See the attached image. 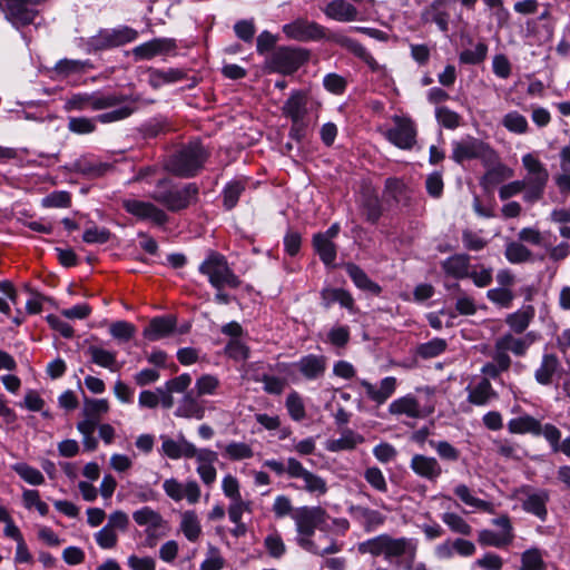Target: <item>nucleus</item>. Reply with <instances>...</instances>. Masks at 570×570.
I'll use <instances>...</instances> for the list:
<instances>
[{"mask_svg":"<svg viewBox=\"0 0 570 570\" xmlns=\"http://www.w3.org/2000/svg\"><path fill=\"white\" fill-rule=\"evenodd\" d=\"M360 553H368L372 557H381L392 561L401 557H409L412 562L416 556V543L409 538H393L390 534H380L365 540L357 546Z\"/></svg>","mask_w":570,"mask_h":570,"instance_id":"obj_1","label":"nucleus"},{"mask_svg":"<svg viewBox=\"0 0 570 570\" xmlns=\"http://www.w3.org/2000/svg\"><path fill=\"white\" fill-rule=\"evenodd\" d=\"M209 153L199 140H191L169 156L166 169L179 177H194L203 168Z\"/></svg>","mask_w":570,"mask_h":570,"instance_id":"obj_2","label":"nucleus"},{"mask_svg":"<svg viewBox=\"0 0 570 570\" xmlns=\"http://www.w3.org/2000/svg\"><path fill=\"white\" fill-rule=\"evenodd\" d=\"M197 195L198 187L195 183H188L178 188L171 179L164 178L157 181L155 189L149 196L168 210L179 212L196 200Z\"/></svg>","mask_w":570,"mask_h":570,"instance_id":"obj_3","label":"nucleus"},{"mask_svg":"<svg viewBox=\"0 0 570 570\" xmlns=\"http://www.w3.org/2000/svg\"><path fill=\"white\" fill-rule=\"evenodd\" d=\"M198 272L207 277L208 283L215 289L238 288L242 284L240 278L230 268L226 257L216 250L207 253L198 267Z\"/></svg>","mask_w":570,"mask_h":570,"instance_id":"obj_4","label":"nucleus"},{"mask_svg":"<svg viewBox=\"0 0 570 570\" xmlns=\"http://www.w3.org/2000/svg\"><path fill=\"white\" fill-rule=\"evenodd\" d=\"M311 52L305 48L283 46L268 55L264 62V69L268 72L292 75L305 65Z\"/></svg>","mask_w":570,"mask_h":570,"instance_id":"obj_5","label":"nucleus"},{"mask_svg":"<svg viewBox=\"0 0 570 570\" xmlns=\"http://www.w3.org/2000/svg\"><path fill=\"white\" fill-rule=\"evenodd\" d=\"M522 164L527 169V175L521 180L525 187L523 199L529 204H534L543 197L549 180V171L546 166L531 154H527L522 157Z\"/></svg>","mask_w":570,"mask_h":570,"instance_id":"obj_6","label":"nucleus"},{"mask_svg":"<svg viewBox=\"0 0 570 570\" xmlns=\"http://www.w3.org/2000/svg\"><path fill=\"white\" fill-rule=\"evenodd\" d=\"M451 158L458 164L472 159H480L482 164H491L494 159V150L482 140L468 137L452 142Z\"/></svg>","mask_w":570,"mask_h":570,"instance_id":"obj_7","label":"nucleus"},{"mask_svg":"<svg viewBox=\"0 0 570 570\" xmlns=\"http://www.w3.org/2000/svg\"><path fill=\"white\" fill-rule=\"evenodd\" d=\"M393 126L384 131V137L395 147L410 150L416 144V126L414 121L403 115L392 117Z\"/></svg>","mask_w":570,"mask_h":570,"instance_id":"obj_8","label":"nucleus"},{"mask_svg":"<svg viewBox=\"0 0 570 570\" xmlns=\"http://www.w3.org/2000/svg\"><path fill=\"white\" fill-rule=\"evenodd\" d=\"M138 31L124 26L116 29H102L89 39V47L95 51H101L119 47L136 40Z\"/></svg>","mask_w":570,"mask_h":570,"instance_id":"obj_9","label":"nucleus"},{"mask_svg":"<svg viewBox=\"0 0 570 570\" xmlns=\"http://www.w3.org/2000/svg\"><path fill=\"white\" fill-rule=\"evenodd\" d=\"M287 475L291 479L302 480L303 481L302 489L311 494L321 497V495H324L328 490L327 483L322 476L308 471L295 458L287 459Z\"/></svg>","mask_w":570,"mask_h":570,"instance_id":"obj_10","label":"nucleus"},{"mask_svg":"<svg viewBox=\"0 0 570 570\" xmlns=\"http://www.w3.org/2000/svg\"><path fill=\"white\" fill-rule=\"evenodd\" d=\"M325 518L326 511L321 507H301L294 510L292 519L296 524L297 539H311L315 529L325 521Z\"/></svg>","mask_w":570,"mask_h":570,"instance_id":"obj_11","label":"nucleus"},{"mask_svg":"<svg viewBox=\"0 0 570 570\" xmlns=\"http://www.w3.org/2000/svg\"><path fill=\"white\" fill-rule=\"evenodd\" d=\"M539 337V334L533 331L528 332L521 337H517L512 333H505L495 340L494 351L505 357H510L509 352L515 356H524L529 347L537 342Z\"/></svg>","mask_w":570,"mask_h":570,"instance_id":"obj_12","label":"nucleus"},{"mask_svg":"<svg viewBox=\"0 0 570 570\" xmlns=\"http://www.w3.org/2000/svg\"><path fill=\"white\" fill-rule=\"evenodd\" d=\"M284 35L296 41H315L325 37V28L317 22L298 18L282 28Z\"/></svg>","mask_w":570,"mask_h":570,"instance_id":"obj_13","label":"nucleus"},{"mask_svg":"<svg viewBox=\"0 0 570 570\" xmlns=\"http://www.w3.org/2000/svg\"><path fill=\"white\" fill-rule=\"evenodd\" d=\"M122 208L130 215L141 220H150L161 226L168 222L167 214L149 202L127 198L121 202Z\"/></svg>","mask_w":570,"mask_h":570,"instance_id":"obj_14","label":"nucleus"},{"mask_svg":"<svg viewBox=\"0 0 570 570\" xmlns=\"http://www.w3.org/2000/svg\"><path fill=\"white\" fill-rule=\"evenodd\" d=\"M134 109H114L112 111L99 115L95 119L85 117H71L69 119L68 128L76 134H89L96 129V121L108 124L125 119L131 115Z\"/></svg>","mask_w":570,"mask_h":570,"instance_id":"obj_15","label":"nucleus"},{"mask_svg":"<svg viewBox=\"0 0 570 570\" xmlns=\"http://www.w3.org/2000/svg\"><path fill=\"white\" fill-rule=\"evenodd\" d=\"M451 1L433 0L420 13L422 24L435 23L442 32L449 30Z\"/></svg>","mask_w":570,"mask_h":570,"instance_id":"obj_16","label":"nucleus"},{"mask_svg":"<svg viewBox=\"0 0 570 570\" xmlns=\"http://www.w3.org/2000/svg\"><path fill=\"white\" fill-rule=\"evenodd\" d=\"M177 48L175 39L155 38L141 43L131 50L136 61L150 60L157 56L167 55Z\"/></svg>","mask_w":570,"mask_h":570,"instance_id":"obj_17","label":"nucleus"},{"mask_svg":"<svg viewBox=\"0 0 570 570\" xmlns=\"http://www.w3.org/2000/svg\"><path fill=\"white\" fill-rule=\"evenodd\" d=\"M37 0H21L4 6L7 19L16 27H24L33 22L38 11L31 6L36 4Z\"/></svg>","mask_w":570,"mask_h":570,"instance_id":"obj_18","label":"nucleus"},{"mask_svg":"<svg viewBox=\"0 0 570 570\" xmlns=\"http://www.w3.org/2000/svg\"><path fill=\"white\" fill-rule=\"evenodd\" d=\"M348 513L367 533L382 527L386 520V517L380 511L364 505H351Z\"/></svg>","mask_w":570,"mask_h":570,"instance_id":"obj_19","label":"nucleus"},{"mask_svg":"<svg viewBox=\"0 0 570 570\" xmlns=\"http://www.w3.org/2000/svg\"><path fill=\"white\" fill-rule=\"evenodd\" d=\"M434 407L422 409L419 401L411 394L394 400L389 405V412L393 415H406L411 419H421L433 413Z\"/></svg>","mask_w":570,"mask_h":570,"instance_id":"obj_20","label":"nucleus"},{"mask_svg":"<svg viewBox=\"0 0 570 570\" xmlns=\"http://www.w3.org/2000/svg\"><path fill=\"white\" fill-rule=\"evenodd\" d=\"M293 366L308 381H315L325 374L327 358L324 355L308 354L301 357Z\"/></svg>","mask_w":570,"mask_h":570,"instance_id":"obj_21","label":"nucleus"},{"mask_svg":"<svg viewBox=\"0 0 570 570\" xmlns=\"http://www.w3.org/2000/svg\"><path fill=\"white\" fill-rule=\"evenodd\" d=\"M483 166L487 170L480 180V185L484 189H490L504 180L512 178L514 175L513 169L500 161L499 155L495 151L493 163L483 164Z\"/></svg>","mask_w":570,"mask_h":570,"instance_id":"obj_22","label":"nucleus"},{"mask_svg":"<svg viewBox=\"0 0 570 570\" xmlns=\"http://www.w3.org/2000/svg\"><path fill=\"white\" fill-rule=\"evenodd\" d=\"M333 41L364 61L373 72L382 71L383 67L357 40L344 35H334Z\"/></svg>","mask_w":570,"mask_h":570,"instance_id":"obj_23","label":"nucleus"},{"mask_svg":"<svg viewBox=\"0 0 570 570\" xmlns=\"http://www.w3.org/2000/svg\"><path fill=\"white\" fill-rule=\"evenodd\" d=\"M410 468L416 475L431 482H435L443 473L439 461L424 454H414Z\"/></svg>","mask_w":570,"mask_h":570,"instance_id":"obj_24","label":"nucleus"},{"mask_svg":"<svg viewBox=\"0 0 570 570\" xmlns=\"http://www.w3.org/2000/svg\"><path fill=\"white\" fill-rule=\"evenodd\" d=\"M176 326L177 317L175 315L156 316L150 320L148 326L144 330L142 335L148 341H159L173 334Z\"/></svg>","mask_w":570,"mask_h":570,"instance_id":"obj_25","label":"nucleus"},{"mask_svg":"<svg viewBox=\"0 0 570 570\" xmlns=\"http://www.w3.org/2000/svg\"><path fill=\"white\" fill-rule=\"evenodd\" d=\"M360 209L366 222L377 224L383 215V205L379 195L371 188H364L358 200Z\"/></svg>","mask_w":570,"mask_h":570,"instance_id":"obj_26","label":"nucleus"},{"mask_svg":"<svg viewBox=\"0 0 570 570\" xmlns=\"http://www.w3.org/2000/svg\"><path fill=\"white\" fill-rule=\"evenodd\" d=\"M160 439L163 441V453L171 460H178L180 458L191 459L196 453V446L187 441L181 434L177 440L170 439L166 435H161Z\"/></svg>","mask_w":570,"mask_h":570,"instance_id":"obj_27","label":"nucleus"},{"mask_svg":"<svg viewBox=\"0 0 570 570\" xmlns=\"http://www.w3.org/2000/svg\"><path fill=\"white\" fill-rule=\"evenodd\" d=\"M324 14L332 20L340 22H352L358 20L357 8L346 0H331L324 8Z\"/></svg>","mask_w":570,"mask_h":570,"instance_id":"obj_28","label":"nucleus"},{"mask_svg":"<svg viewBox=\"0 0 570 570\" xmlns=\"http://www.w3.org/2000/svg\"><path fill=\"white\" fill-rule=\"evenodd\" d=\"M382 197L387 206L407 205L410 200L409 188L402 179L390 177L385 180Z\"/></svg>","mask_w":570,"mask_h":570,"instance_id":"obj_29","label":"nucleus"},{"mask_svg":"<svg viewBox=\"0 0 570 570\" xmlns=\"http://www.w3.org/2000/svg\"><path fill=\"white\" fill-rule=\"evenodd\" d=\"M89 60L61 59L52 68V78L57 80L68 79L72 76H80L92 69Z\"/></svg>","mask_w":570,"mask_h":570,"instance_id":"obj_30","label":"nucleus"},{"mask_svg":"<svg viewBox=\"0 0 570 570\" xmlns=\"http://www.w3.org/2000/svg\"><path fill=\"white\" fill-rule=\"evenodd\" d=\"M361 385L365 389L368 399L377 403L379 405L385 403L395 392L396 379L393 376H386L380 382V387L374 384L362 381Z\"/></svg>","mask_w":570,"mask_h":570,"instance_id":"obj_31","label":"nucleus"},{"mask_svg":"<svg viewBox=\"0 0 570 570\" xmlns=\"http://www.w3.org/2000/svg\"><path fill=\"white\" fill-rule=\"evenodd\" d=\"M508 430L512 434L530 433L535 436H544V425H542L539 420L529 414L511 419L508 422Z\"/></svg>","mask_w":570,"mask_h":570,"instance_id":"obj_32","label":"nucleus"},{"mask_svg":"<svg viewBox=\"0 0 570 570\" xmlns=\"http://www.w3.org/2000/svg\"><path fill=\"white\" fill-rule=\"evenodd\" d=\"M468 392V401L478 406L488 405L498 397V393L487 377L481 379L473 387L469 386Z\"/></svg>","mask_w":570,"mask_h":570,"instance_id":"obj_33","label":"nucleus"},{"mask_svg":"<svg viewBox=\"0 0 570 570\" xmlns=\"http://www.w3.org/2000/svg\"><path fill=\"white\" fill-rule=\"evenodd\" d=\"M561 370V364L557 355L544 354L542 356L540 366L534 372L535 381L541 385H550L553 383V377Z\"/></svg>","mask_w":570,"mask_h":570,"instance_id":"obj_34","label":"nucleus"},{"mask_svg":"<svg viewBox=\"0 0 570 570\" xmlns=\"http://www.w3.org/2000/svg\"><path fill=\"white\" fill-rule=\"evenodd\" d=\"M471 257L468 254H454L441 263L443 272L456 279L466 278L469 275Z\"/></svg>","mask_w":570,"mask_h":570,"instance_id":"obj_35","label":"nucleus"},{"mask_svg":"<svg viewBox=\"0 0 570 570\" xmlns=\"http://www.w3.org/2000/svg\"><path fill=\"white\" fill-rule=\"evenodd\" d=\"M549 501V493L547 490H540L529 493L522 501V509L538 517L541 521H546L548 517L547 503Z\"/></svg>","mask_w":570,"mask_h":570,"instance_id":"obj_36","label":"nucleus"},{"mask_svg":"<svg viewBox=\"0 0 570 570\" xmlns=\"http://www.w3.org/2000/svg\"><path fill=\"white\" fill-rule=\"evenodd\" d=\"M112 166L89 158H80L72 164L71 170L81 174L87 178H98L107 174Z\"/></svg>","mask_w":570,"mask_h":570,"instance_id":"obj_37","label":"nucleus"},{"mask_svg":"<svg viewBox=\"0 0 570 570\" xmlns=\"http://www.w3.org/2000/svg\"><path fill=\"white\" fill-rule=\"evenodd\" d=\"M344 268L357 288L374 295H379L382 292L381 286L373 282L358 265L346 263Z\"/></svg>","mask_w":570,"mask_h":570,"instance_id":"obj_38","label":"nucleus"},{"mask_svg":"<svg viewBox=\"0 0 570 570\" xmlns=\"http://www.w3.org/2000/svg\"><path fill=\"white\" fill-rule=\"evenodd\" d=\"M534 315V307L532 305H527L517 312L507 315L505 324L510 327L511 332L522 334L529 327Z\"/></svg>","mask_w":570,"mask_h":570,"instance_id":"obj_39","label":"nucleus"},{"mask_svg":"<svg viewBox=\"0 0 570 570\" xmlns=\"http://www.w3.org/2000/svg\"><path fill=\"white\" fill-rule=\"evenodd\" d=\"M86 354L89 355L91 363L112 372L118 371L121 367L117 362L116 352L105 350L97 345H90L86 350Z\"/></svg>","mask_w":570,"mask_h":570,"instance_id":"obj_40","label":"nucleus"},{"mask_svg":"<svg viewBox=\"0 0 570 570\" xmlns=\"http://www.w3.org/2000/svg\"><path fill=\"white\" fill-rule=\"evenodd\" d=\"M318 541L325 542L326 546L321 547L318 543L312 541L308 538L297 539L298 546L313 554H317V556L333 554V553H337L342 550V544H338L334 539L330 538L326 534L321 535L318 538Z\"/></svg>","mask_w":570,"mask_h":570,"instance_id":"obj_41","label":"nucleus"},{"mask_svg":"<svg viewBox=\"0 0 570 570\" xmlns=\"http://www.w3.org/2000/svg\"><path fill=\"white\" fill-rule=\"evenodd\" d=\"M175 415L179 417L200 420L205 415V407L189 392L180 400L175 411Z\"/></svg>","mask_w":570,"mask_h":570,"instance_id":"obj_42","label":"nucleus"},{"mask_svg":"<svg viewBox=\"0 0 570 570\" xmlns=\"http://www.w3.org/2000/svg\"><path fill=\"white\" fill-rule=\"evenodd\" d=\"M364 436L346 429L342 432L341 438L328 442L327 450L331 452L350 451L364 442Z\"/></svg>","mask_w":570,"mask_h":570,"instance_id":"obj_43","label":"nucleus"},{"mask_svg":"<svg viewBox=\"0 0 570 570\" xmlns=\"http://www.w3.org/2000/svg\"><path fill=\"white\" fill-rule=\"evenodd\" d=\"M504 256L511 264H523L534 259L533 253L519 239L507 243Z\"/></svg>","mask_w":570,"mask_h":570,"instance_id":"obj_44","label":"nucleus"},{"mask_svg":"<svg viewBox=\"0 0 570 570\" xmlns=\"http://www.w3.org/2000/svg\"><path fill=\"white\" fill-rule=\"evenodd\" d=\"M313 247L325 266H334V262L337 255V248L333 240H327L326 238H323V236L314 235Z\"/></svg>","mask_w":570,"mask_h":570,"instance_id":"obj_45","label":"nucleus"},{"mask_svg":"<svg viewBox=\"0 0 570 570\" xmlns=\"http://www.w3.org/2000/svg\"><path fill=\"white\" fill-rule=\"evenodd\" d=\"M248 180L246 178H237L229 181L223 190V205L225 209H233L240 197V195L245 191Z\"/></svg>","mask_w":570,"mask_h":570,"instance_id":"obj_46","label":"nucleus"},{"mask_svg":"<svg viewBox=\"0 0 570 570\" xmlns=\"http://www.w3.org/2000/svg\"><path fill=\"white\" fill-rule=\"evenodd\" d=\"M544 439L553 452H561L570 458V436L560 442L561 432L556 425L544 424Z\"/></svg>","mask_w":570,"mask_h":570,"instance_id":"obj_47","label":"nucleus"},{"mask_svg":"<svg viewBox=\"0 0 570 570\" xmlns=\"http://www.w3.org/2000/svg\"><path fill=\"white\" fill-rule=\"evenodd\" d=\"M492 360V362L485 363L481 368V373L484 374L488 380H497L501 373L510 368L512 363L511 357L500 355L495 351H493Z\"/></svg>","mask_w":570,"mask_h":570,"instance_id":"obj_48","label":"nucleus"},{"mask_svg":"<svg viewBox=\"0 0 570 570\" xmlns=\"http://www.w3.org/2000/svg\"><path fill=\"white\" fill-rule=\"evenodd\" d=\"M454 494L469 507L490 513L493 511L491 502L474 497L465 484H458L454 488Z\"/></svg>","mask_w":570,"mask_h":570,"instance_id":"obj_49","label":"nucleus"},{"mask_svg":"<svg viewBox=\"0 0 570 570\" xmlns=\"http://www.w3.org/2000/svg\"><path fill=\"white\" fill-rule=\"evenodd\" d=\"M513 537V533H497L492 530L484 529L479 532L478 541L484 547L502 548L510 544Z\"/></svg>","mask_w":570,"mask_h":570,"instance_id":"obj_50","label":"nucleus"},{"mask_svg":"<svg viewBox=\"0 0 570 570\" xmlns=\"http://www.w3.org/2000/svg\"><path fill=\"white\" fill-rule=\"evenodd\" d=\"M132 519L138 525H148L157 530L163 524V517L149 507H144L132 513Z\"/></svg>","mask_w":570,"mask_h":570,"instance_id":"obj_51","label":"nucleus"},{"mask_svg":"<svg viewBox=\"0 0 570 570\" xmlns=\"http://www.w3.org/2000/svg\"><path fill=\"white\" fill-rule=\"evenodd\" d=\"M180 529L185 537L195 542L200 535L202 528L199 520L194 511H186L181 517Z\"/></svg>","mask_w":570,"mask_h":570,"instance_id":"obj_52","label":"nucleus"},{"mask_svg":"<svg viewBox=\"0 0 570 570\" xmlns=\"http://www.w3.org/2000/svg\"><path fill=\"white\" fill-rule=\"evenodd\" d=\"M448 343L444 338L435 337L416 347V355L428 360L441 355L446 350Z\"/></svg>","mask_w":570,"mask_h":570,"instance_id":"obj_53","label":"nucleus"},{"mask_svg":"<svg viewBox=\"0 0 570 570\" xmlns=\"http://www.w3.org/2000/svg\"><path fill=\"white\" fill-rule=\"evenodd\" d=\"M111 104L106 99L89 94H77L68 99L66 107H109Z\"/></svg>","mask_w":570,"mask_h":570,"instance_id":"obj_54","label":"nucleus"},{"mask_svg":"<svg viewBox=\"0 0 570 570\" xmlns=\"http://www.w3.org/2000/svg\"><path fill=\"white\" fill-rule=\"evenodd\" d=\"M109 411V402L106 399H86L83 404V416L100 422L101 415Z\"/></svg>","mask_w":570,"mask_h":570,"instance_id":"obj_55","label":"nucleus"},{"mask_svg":"<svg viewBox=\"0 0 570 570\" xmlns=\"http://www.w3.org/2000/svg\"><path fill=\"white\" fill-rule=\"evenodd\" d=\"M12 469L23 481L31 485H41L45 483L42 473L27 463H17Z\"/></svg>","mask_w":570,"mask_h":570,"instance_id":"obj_56","label":"nucleus"},{"mask_svg":"<svg viewBox=\"0 0 570 570\" xmlns=\"http://www.w3.org/2000/svg\"><path fill=\"white\" fill-rule=\"evenodd\" d=\"M285 406L294 421H302L306 416L303 399L296 391L287 395Z\"/></svg>","mask_w":570,"mask_h":570,"instance_id":"obj_57","label":"nucleus"},{"mask_svg":"<svg viewBox=\"0 0 570 570\" xmlns=\"http://www.w3.org/2000/svg\"><path fill=\"white\" fill-rule=\"evenodd\" d=\"M520 570H546V563L539 549H529L522 553Z\"/></svg>","mask_w":570,"mask_h":570,"instance_id":"obj_58","label":"nucleus"},{"mask_svg":"<svg viewBox=\"0 0 570 570\" xmlns=\"http://www.w3.org/2000/svg\"><path fill=\"white\" fill-rule=\"evenodd\" d=\"M488 55V46L479 42L474 49H466L460 53V62L465 65H479L484 61Z\"/></svg>","mask_w":570,"mask_h":570,"instance_id":"obj_59","label":"nucleus"},{"mask_svg":"<svg viewBox=\"0 0 570 570\" xmlns=\"http://www.w3.org/2000/svg\"><path fill=\"white\" fill-rule=\"evenodd\" d=\"M442 521L455 533L470 535L472 527L459 514L445 512L442 514Z\"/></svg>","mask_w":570,"mask_h":570,"instance_id":"obj_60","label":"nucleus"},{"mask_svg":"<svg viewBox=\"0 0 570 570\" xmlns=\"http://www.w3.org/2000/svg\"><path fill=\"white\" fill-rule=\"evenodd\" d=\"M41 205L46 208H68L71 205V196L68 191L56 190L43 197Z\"/></svg>","mask_w":570,"mask_h":570,"instance_id":"obj_61","label":"nucleus"},{"mask_svg":"<svg viewBox=\"0 0 570 570\" xmlns=\"http://www.w3.org/2000/svg\"><path fill=\"white\" fill-rule=\"evenodd\" d=\"M110 335L121 342L130 341L135 333L136 326L126 321H117L114 322L109 327Z\"/></svg>","mask_w":570,"mask_h":570,"instance_id":"obj_62","label":"nucleus"},{"mask_svg":"<svg viewBox=\"0 0 570 570\" xmlns=\"http://www.w3.org/2000/svg\"><path fill=\"white\" fill-rule=\"evenodd\" d=\"M429 444L442 460L455 462L460 458V451L448 441L430 440Z\"/></svg>","mask_w":570,"mask_h":570,"instance_id":"obj_63","label":"nucleus"},{"mask_svg":"<svg viewBox=\"0 0 570 570\" xmlns=\"http://www.w3.org/2000/svg\"><path fill=\"white\" fill-rule=\"evenodd\" d=\"M487 297L492 303L501 307H510L514 299V294L511 289L504 287L491 288L487 293Z\"/></svg>","mask_w":570,"mask_h":570,"instance_id":"obj_64","label":"nucleus"}]
</instances>
